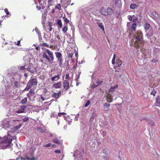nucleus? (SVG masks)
I'll return each instance as SVG.
<instances>
[{"label":"nucleus","instance_id":"obj_34","mask_svg":"<svg viewBox=\"0 0 160 160\" xmlns=\"http://www.w3.org/2000/svg\"><path fill=\"white\" fill-rule=\"evenodd\" d=\"M69 73H67L66 74V76H65V80H68V81L70 80V77L69 76Z\"/></svg>","mask_w":160,"mask_h":160},{"label":"nucleus","instance_id":"obj_35","mask_svg":"<svg viewBox=\"0 0 160 160\" xmlns=\"http://www.w3.org/2000/svg\"><path fill=\"white\" fill-rule=\"evenodd\" d=\"M55 8L56 9H58L59 10H60L61 9L60 4H58L55 7Z\"/></svg>","mask_w":160,"mask_h":160},{"label":"nucleus","instance_id":"obj_3","mask_svg":"<svg viewBox=\"0 0 160 160\" xmlns=\"http://www.w3.org/2000/svg\"><path fill=\"white\" fill-rule=\"evenodd\" d=\"M9 137H10L9 135H7V136H5L4 139L2 141V143L3 144L2 147L4 149L9 148L10 147L12 142V139H10L9 138Z\"/></svg>","mask_w":160,"mask_h":160},{"label":"nucleus","instance_id":"obj_15","mask_svg":"<svg viewBox=\"0 0 160 160\" xmlns=\"http://www.w3.org/2000/svg\"><path fill=\"white\" fill-rule=\"evenodd\" d=\"M28 107L26 105L22 106L20 108V109H21L22 111H24V112H25V111L28 110Z\"/></svg>","mask_w":160,"mask_h":160},{"label":"nucleus","instance_id":"obj_19","mask_svg":"<svg viewBox=\"0 0 160 160\" xmlns=\"http://www.w3.org/2000/svg\"><path fill=\"white\" fill-rule=\"evenodd\" d=\"M137 26V24L136 23H133L131 26V29L135 32L136 30Z\"/></svg>","mask_w":160,"mask_h":160},{"label":"nucleus","instance_id":"obj_55","mask_svg":"<svg viewBox=\"0 0 160 160\" xmlns=\"http://www.w3.org/2000/svg\"><path fill=\"white\" fill-rule=\"evenodd\" d=\"M55 152L56 153H59L61 152V151L59 150H56L55 151Z\"/></svg>","mask_w":160,"mask_h":160},{"label":"nucleus","instance_id":"obj_25","mask_svg":"<svg viewBox=\"0 0 160 160\" xmlns=\"http://www.w3.org/2000/svg\"><path fill=\"white\" fill-rule=\"evenodd\" d=\"M102 82L103 81L102 80V79H98L96 82V83L97 84V85H98V86L100 84H101Z\"/></svg>","mask_w":160,"mask_h":160},{"label":"nucleus","instance_id":"obj_16","mask_svg":"<svg viewBox=\"0 0 160 160\" xmlns=\"http://www.w3.org/2000/svg\"><path fill=\"white\" fill-rule=\"evenodd\" d=\"M151 126L154 127L155 125V122L152 120L150 119L149 120H148V122Z\"/></svg>","mask_w":160,"mask_h":160},{"label":"nucleus","instance_id":"obj_38","mask_svg":"<svg viewBox=\"0 0 160 160\" xmlns=\"http://www.w3.org/2000/svg\"><path fill=\"white\" fill-rule=\"evenodd\" d=\"M155 105V106L160 107V101H156Z\"/></svg>","mask_w":160,"mask_h":160},{"label":"nucleus","instance_id":"obj_62","mask_svg":"<svg viewBox=\"0 0 160 160\" xmlns=\"http://www.w3.org/2000/svg\"><path fill=\"white\" fill-rule=\"evenodd\" d=\"M150 119H148L147 118H144L143 120H145L146 121H147V122H148V120H149Z\"/></svg>","mask_w":160,"mask_h":160},{"label":"nucleus","instance_id":"obj_23","mask_svg":"<svg viewBox=\"0 0 160 160\" xmlns=\"http://www.w3.org/2000/svg\"><path fill=\"white\" fill-rule=\"evenodd\" d=\"M157 93V91L155 90V89L153 88L152 91L151 92L150 94L151 95H152L153 96H155Z\"/></svg>","mask_w":160,"mask_h":160},{"label":"nucleus","instance_id":"obj_20","mask_svg":"<svg viewBox=\"0 0 160 160\" xmlns=\"http://www.w3.org/2000/svg\"><path fill=\"white\" fill-rule=\"evenodd\" d=\"M118 87V85H116L115 86H111L109 89V91L110 92H113L114 91L115 88Z\"/></svg>","mask_w":160,"mask_h":160},{"label":"nucleus","instance_id":"obj_10","mask_svg":"<svg viewBox=\"0 0 160 160\" xmlns=\"http://www.w3.org/2000/svg\"><path fill=\"white\" fill-rule=\"evenodd\" d=\"M151 17L154 19H158V15L155 12H152L151 14Z\"/></svg>","mask_w":160,"mask_h":160},{"label":"nucleus","instance_id":"obj_43","mask_svg":"<svg viewBox=\"0 0 160 160\" xmlns=\"http://www.w3.org/2000/svg\"><path fill=\"white\" fill-rule=\"evenodd\" d=\"M128 18L129 19V20L131 21H132V16L131 15H128Z\"/></svg>","mask_w":160,"mask_h":160},{"label":"nucleus","instance_id":"obj_28","mask_svg":"<svg viewBox=\"0 0 160 160\" xmlns=\"http://www.w3.org/2000/svg\"><path fill=\"white\" fill-rule=\"evenodd\" d=\"M73 54V52L72 51H69L68 53V57L69 58H72Z\"/></svg>","mask_w":160,"mask_h":160},{"label":"nucleus","instance_id":"obj_14","mask_svg":"<svg viewBox=\"0 0 160 160\" xmlns=\"http://www.w3.org/2000/svg\"><path fill=\"white\" fill-rule=\"evenodd\" d=\"M68 30V25L64 24L62 31L64 33H65Z\"/></svg>","mask_w":160,"mask_h":160},{"label":"nucleus","instance_id":"obj_18","mask_svg":"<svg viewBox=\"0 0 160 160\" xmlns=\"http://www.w3.org/2000/svg\"><path fill=\"white\" fill-rule=\"evenodd\" d=\"M55 54L56 57L58 59L62 58V54L59 52H55Z\"/></svg>","mask_w":160,"mask_h":160},{"label":"nucleus","instance_id":"obj_47","mask_svg":"<svg viewBox=\"0 0 160 160\" xmlns=\"http://www.w3.org/2000/svg\"><path fill=\"white\" fill-rule=\"evenodd\" d=\"M24 112V111H22L21 109L19 110H18L16 111V112L18 113H23Z\"/></svg>","mask_w":160,"mask_h":160},{"label":"nucleus","instance_id":"obj_8","mask_svg":"<svg viewBox=\"0 0 160 160\" xmlns=\"http://www.w3.org/2000/svg\"><path fill=\"white\" fill-rule=\"evenodd\" d=\"M60 78V74L59 73L54 77H51V81L52 82L54 81H57L58 80H59Z\"/></svg>","mask_w":160,"mask_h":160},{"label":"nucleus","instance_id":"obj_11","mask_svg":"<svg viewBox=\"0 0 160 160\" xmlns=\"http://www.w3.org/2000/svg\"><path fill=\"white\" fill-rule=\"evenodd\" d=\"M144 28L145 30H148L150 28V25L148 22H146L144 25Z\"/></svg>","mask_w":160,"mask_h":160},{"label":"nucleus","instance_id":"obj_7","mask_svg":"<svg viewBox=\"0 0 160 160\" xmlns=\"http://www.w3.org/2000/svg\"><path fill=\"white\" fill-rule=\"evenodd\" d=\"M62 84L61 82H58L53 84V87L55 89L60 88L62 87Z\"/></svg>","mask_w":160,"mask_h":160},{"label":"nucleus","instance_id":"obj_56","mask_svg":"<svg viewBox=\"0 0 160 160\" xmlns=\"http://www.w3.org/2000/svg\"><path fill=\"white\" fill-rule=\"evenodd\" d=\"M158 61V60L157 59H153L152 60V62L153 63H155L156 62H157Z\"/></svg>","mask_w":160,"mask_h":160},{"label":"nucleus","instance_id":"obj_40","mask_svg":"<svg viewBox=\"0 0 160 160\" xmlns=\"http://www.w3.org/2000/svg\"><path fill=\"white\" fill-rule=\"evenodd\" d=\"M90 104V101H87V102L84 105L85 107H87Z\"/></svg>","mask_w":160,"mask_h":160},{"label":"nucleus","instance_id":"obj_63","mask_svg":"<svg viewBox=\"0 0 160 160\" xmlns=\"http://www.w3.org/2000/svg\"><path fill=\"white\" fill-rule=\"evenodd\" d=\"M79 78V75H78L76 78V80L77 82L78 81V79Z\"/></svg>","mask_w":160,"mask_h":160},{"label":"nucleus","instance_id":"obj_64","mask_svg":"<svg viewBox=\"0 0 160 160\" xmlns=\"http://www.w3.org/2000/svg\"><path fill=\"white\" fill-rule=\"evenodd\" d=\"M55 116V115L54 113H52L51 115V117H54Z\"/></svg>","mask_w":160,"mask_h":160},{"label":"nucleus","instance_id":"obj_13","mask_svg":"<svg viewBox=\"0 0 160 160\" xmlns=\"http://www.w3.org/2000/svg\"><path fill=\"white\" fill-rule=\"evenodd\" d=\"M115 5L118 7H120L122 5L121 0H115Z\"/></svg>","mask_w":160,"mask_h":160},{"label":"nucleus","instance_id":"obj_39","mask_svg":"<svg viewBox=\"0 0 160 160\" xmlns=\"http://www.w3.org/2000/svg\"><path fill=\"white\" fill-rule=\"evenodd\" d=\"M116 55L115 54H114L113 56V58L112 60V63L113 64H114L115 63V59Z\"/></svg>","mask_w":160,"mask_h":160},{"label":"nucleus","instance_id":"obj_32","mask_svg":"<svg viewBox=\"0 0 160 160\" xmlns=\"http://www.w3.org/2000/svg\"><path fill=\"white\" fill-rule=\"evenodd\" d=\"M52 141L53 142L56 143V144H60V143L58 139H57L56 138H55L53 139Z\"/></svg>","mask_w":160,"mask_h":160},{"label":"nucleus","instance_id":"obj_48","mask_svg":"<svg viewBox=\"0 0 160 160\" xmlns=\"http://www.w3.org/2000/svg\"><path fill=\"white\" fill-rule=\"evenodd\" d=\"M4 11L7 15H9V12H8V10L7 8H6L4 9Z\"/></svg>","mask_w":160,"mask_h":160},{"label":"nucleus","instance_id":"obj_46","mask_svg":"<svg viewBox=\"0 0 160 160\" xmlns=\"http://www.w3.org/2000/svg\"><path fill=\"white\" fill-rule=\"evenodd\" d=\"M29 92L31 94H34L35 92L34 89H31L29 90Z\"/></svg>","mask_w":160,"mask_h":160},{"label":"nucleus","instance_id":"obj_51","mask_svg":"<svg viewBox=\"0 0 160 160\" xmlns=\"http://www.w3.org/2000/svg\"><path fill=\"white\" fill-rule=\"evenodd\" d=\"M28 119L29 118L28 117H25L22 119L24 122L27 121Z\"/></svg>","mask_w":160,"mask_h":160},{"label":"nucleus","instance_id":"obj_31","mask_svg":"<svg viewBox=\"0 0 160 160\" xmlns=\"http://www.w3.org/2000/svg\"><path fill=\"white\" fill-rule=\"evenodd\" d=\"M99 27L102 29L103 31L104 30V26L102 25V23H100L98 25Z\"/></svg>","mask_w":160,"mask_h":160},{"label":"nucleus","instance_id":"obj_59","mask_svg":"<svg viewBox=\"0 0 160 160\" xmlns=\"http://www.w3.org/2000/svg\"><path fill=\"white\" fill-rule=\"evenodd\" d=\"M26 69L27 71L32 72V71L31 70V68H29V67L28 68H26Z\"/></svg>","mask_w":160,"mask_h":160},{"label":"nucleus","instance_id":"obj_29","mask_svg":"<svg viewBox=\"0 0 160 160\" xmlns=\"http://www.w3.org/2000/svg\"><path fill=\"white\" fill-rule=\"evenodd\" d=\"M22 126L21 124H20L18 125L13 128V129H14L15 130H18V129L20 128Z\"/></svg>","mask_w":160,"mask_h":160},{"label":"nucleus","instance_id":"obj_45","mask_svg":"<svg viewBox=\"0 0 160 160\" xmlns=\"http://www.w3.org/2000/svg\"><path fill=\"white\" fill-rule=\"evenodd\" d=\"M18 68L20 70H24L26 69V68H25V66H19L18 67Z\"/></svg>","mask_w":160,"mask_h":160},{"label":"nucleus","instance_id":"obj_22","mask_svg":"<svg viewBox=\"0 0 160 160\" xmlns=\"http://www.w3.org/2000/svg\"><path fill=\"white\" fill-rule=\"evenodd\" d=\"M137 8V6L136 4L135 3L131 4L130 6V8L132 9H136Z\"/></svg>","mask_w":160,"mask_h":160},{"label":"nucleus","instance_id":"obj_6","mask_svg":"<svg viewBox=\"0 0 160 160\" xmlns=\"http://www.w3.org/2000/svg\"><path fill=\"white\" fill-rule=\"evenodd\" d=\"M69 83L68 80H64L63 82V87L65 91L68 90L69 88Z\"/></svg>","mask_w":160,"mask_h":160},{"label":"nucleus","instance_id":"obj_54","mask_svg":"<svg viewBox=\"0 0 160 160\" xmlns=\"http://www.w3.org/2000/svg\"><path fill=\"white\" fill-rule=\"evenodd\" d=\"M27 159L28 160H35V158L34 157H33V158H31L29 157H27Z\"/></svg>","mask_w":160,"mask_h":160},{"label":"nucleus","instance_id":"obj_37","mask_svg":"<svg viewBox=\"0 0 160 160\" xmlns=\"http://www.w3.org/2000/svg\"><path fill=\"white\" fill-rule=\"evenodd\" d=\"M10 135V137H9V138H10V139H12V140L15 139L17 138L15 136H11L10 134H8L7 135Z\"/></svg>","mask_w":160,"mask_h":160},{"label":"nucleus","instance_id":"obj_50","mask_svg":"<svg viewBox=\"0 0 160 160\" xmlns=\"http://www.w3.org/2000/svg\"><path fill=\"white\" fill-rule=\"evenodd\" d=\"M49 47L50 48H51L53 50H54L55 49L54 45H51Z\"/></svg>","mask_w":160,"mask_h":160},{"label":"nucleus","instance_id":"obj_5","mask_svg":"<svg viewBox=\"0 0 160 160\" xmlns=\"http://www.w3.org/2000/svg\"><path fill=\"white\" fill-rule=\"evenodd\" d=\"M100 12L102 14L105 16L111 15L113 13L112 9L109 8H105L104 7H102L100 10Z\"/></svg>","mask_w":160,"mask_h":160},{"label":"nucleus","instance_id":"obj_27","mask_svg":"<svg viewBox=\"0 0 160 160\" xmlns=\"http://www.w3.org/2000/svg\"><path fill=\"white\" fill-rule=\"evenodd\" d=\"M57 24L58 25V27L59 28H61L62 27V22L61 20L59 19L58 20L57 22Z\"/></svg>","mask_w":160,"mask_h":160},{"label":"nucleus","instance_id":"obj_57","mask_svg":"<svg viewBox=\"0 0 160 160\" xmlns=\"http://www.w3.org/2000/svg\"><path fill=\"white\" fill-rule=\"evenodd\" d=\"M36 49L37 51H39V50H40V46H38L37 47H36Z\"/></svg>","mask_w":160,"mask_h":160},{"label":"nucleus","instance_id":"obj_1","mask_svg":"<svg viewBox=\"0 0 160 160\" xmlns=\"http://www.w3.org/2000/svg\"><path fill=\"white\" fill-rule=\"evenodd\" d=\"M134 37L137 40H136L134 43L135 47L137 48H139L140 45L144 44V41L142 40L143 35L142 32L140 30H138L135 33Z\"/></svg>","mask_w":160,"mask_h":160},{"label":"nucleus","instance_id":"obj_49","mask_svg":"<svg viewBox=\"0 0 160 160\" xmlns=\"http://www.w3.org/2000/svg\"><path fill=\"white\" fill-rule=\"evenodd\" d=\"M52 145V144L51 143H48V144H45L44 145V146L45 147H49Z\"/></svg>","mask_w":160,"mask_h":160},{"label":"nucleus","instance_id":"obj_9","mask_svg":"<svg viewBox=\"0 0 160 160\" xmlns=\"http://www.w3.org/2000/svg\"><path fill=\"white\" fill-rule=\"evenodd\" d=\"M51 102H44V104L41 106V107H46L45 108L46 109L45 111H46L47 110L49 109V106L51 105Z\"/></svg>","mask_w":160,"mask_h":160},{"label":"nucleus","instance_id":"obj_12","mask_svg":"<svg viewBox=\"0 0 160 160\" xmlns=\"http://www.w3.org/2000/svg\"><path fill=\"white\" fill-rule=\"evenodd\" d=\"M51 97L57 99L60 97V96H59L57 93L54 92L52 94Z\"/></svg>","mask_w":160,"mask_h":160},{"label":"nucleus","instance_id":"obj_26","mask_svg":"<svg viewBox=\"0 0 160 160\" xmlns=\"http://www.w3.org/2000/svg\"><path fill=\"white\" fill-rule=\"evenodd\" d=\"M58 61L59 62V66H61L62 65L63 59L62 58L58 59Z\"/></svg>","mask_w":160,"mask_h":160},{"label":"nucleus","instance_id":"obj_36","mask_svg":"<svg viewBox=\"0 0 160 160\" xmlns=\"http://www.w3.org/2000/svg\"><path fill=\"white\" fill-rule=\"evenodd\" d=\"M63 18L64 19V21L66 23L65 24H67L69 22V20L68 19L65 17H63Z\"/></svg>","mask_w":160,"mask_h":160},{"label":"nucleus","instance_id":"obj_52","mask_svg":"<svg viewBox=\"0 0 160 160\" xmlns=\"http://www.w3.org/2000/svg\"><path fill=\"white\" fill-rule=\"evenodd\" d=\"M49 31L51 32L52 31V25L50 23H49Z\"/></svg>","mask_w":160,"mask_h":160},{"label":"nucleus","instance_id":"obj_53","mask_svg":"<svg viewBox=\"0 0 160 160\" xmlns=\"http://www.w3.org/2000/svg\"><path fill=\"white\" fill-rule=\"evenodd\" d=\"M138 20V18L137 17H136L135 18H134L133 19V22H136Z\"/></svg>","mask_w":160,"mask_h":160},{"label":"nucleus","instance_id":"obj_17","mask_svg":"<svg viewBox=\"0 0 160 160\" xmlns=\"http://www.w3.org/2000/svg\"><path fill=\"white\" fill-rule=\"evenodd\" d=\"M10 124L9 122L7 121L5 122H3L2 123V126L8 127L9 124Z\"/></svg>","mask_w":160,"mask_h":160},{"label":"nucleus","instance_id":"obj_61","mask_svg":"<svg viewBox=\"0 0 160 160\" xmlns=\"http://www.w3.org/2000/svg\"><path fill=\"white\" fill-rule=\"evenodd\" d=\"M20 40H19L18 41L17 43V44H16L18 46H19L20 45Z\"/></svg>","mask_w":160,"mask_h":160},{"label":"nucleus","instance_id":"obj_21","mask_svg":"<svg viewBox=\"0 0 160 160\" xmlns=\"http://www.w3.org/2000/svg\"><path fill=\"white\" fill-rule=\"evenodd\" d=\"M96 116V114L94 112H93L92 116H91L89 120V122H92L94 120V118Z\"/></svg>","mask_w":160,"mask_h":160},{"label":"nucleus","instance_id":"obj_33","mask_svg":"<svg viewBox=\"0 0 160 160\" xmlns=\"http://www.w3.org/2000/svg\"><path fill=\"white\" fill-rule=\"evenodd\" d=\"M107 100H108H108H112V96L111 94H107Z\"/></svg>","mask_w":160,"mask_h":160},{"label":"nucleus","instance_id":"obj_41","mask_svg":"<svg viewBox=\"0 0 160 160\" xmlns=\"http://www.w3.org/2000/svg\"><path fill=\"white\" fill-rule=\"evenodd\" d=\"M79 117V113H78L77 114V115L76 116L75 118H74V120L77 121L78 120V118Z\"/></svg>","mask_w":160,"mask_h":160},{"label":"nucleus","instance_id":"obj_2","mask_svg":"<svg viewBox=\"0 0 160 160\" xmlns=\"http://www.w3.org/2000/svg\"><path fill=\"white\" fill-rule=\"evenodd\" d=\"M42 57L44 60L52 64L54 61L53 52L48 49H46L45 51L43 52Z\"/></svg>","mask_w":160,"mask_h":160},{"label":"nucleus","instance_id":"obj_24","mask_svg":"<svg viewBox=\"0 0 160 160\" xmlns=\"http://www.w3.org/2000/svg\"><path fill=\"white\" fill-rule=\"evenodd\" d=\"M122 62L119 59H118L117 62L116 64L117 65V66L120 67V66L122 65Z\"/></svg>","mask_w":160,"mask_h":160},{"label":"nucleus","instance_id":"obj_4","mask_svg":"<svg viewBox=\"0 0 160 160\" xmlns=\"http://www.w3.org/2000/svg\"><path fill=\"white\" fill-rule=\"evenodd\" d=\"M37 83L38 82L37 78L31 79L27 83L26 87L24 90L25 91H28L33 86H37Z\"/></svg>","mask_w":160,"mask_h":160},{"label":"nucleus","instance_id":"obj_44","mask_svg":"<svg viewBox=\"0 0 160 160\" xmlns=\"http://www.w3.org/2000/svg\"><path fill=\"white\" fill-rule=\"evenodd\" d=\"M14 85L16 88H18V86L19 83L17 81H15L14 82Z\"/></svg>","mask_w":160,"mask_h":160},{"label":"nucleus","instance_id":"obj_42","mask_svg":"<svg viewBox=\"0 0 160 160\" xmlns=\"http://www.w3.org/2000/svg\"><path fill=\"white\" fill-rule=\"evenodd\" d=\"M110 106V104H109L107 103H105L104 104V106L106 108H107L108 109L109 108Z\"/></svg>","mask_w":160,"mask_h":160},{"label":"nucleus","instance_id":"obj_30","mask_svg":"<svg viewBox=\"0 0 160 160\" xmlns=\"http://www.w3.org/2000/svg\"><path fill=\"white\" fill-rule=\"evenodd\" d=\"M40 45L42 46V47H46L47 48H49V45L48 44H47L46 43H41L40 44Z\"/></svg>","mask_w":160,"mask_h":160},{"label":"nucleus","instance_id":"obj_58","mask_svg":"<svg viewBox=\"0 0 160 160\" xmlns=\"http://www.w3.org/2000/svg\"><path fill=\"white\" fill-rule=\"evenodd\" d=\"M98 86L97 85H95L94 84V85H92V87L93 88H96L97 87H98Z\"/></svg>","mask_w":160,"mask_h":160},{"label":"nucleus","instance_id":"obj_60","mask_svg":"<svg viewBox=\"0 0 160 160\" xmlns=\"http://www.w3.org/2000/svg\"><path fill=\"white\" fill-rule=\"evenodd\" d=\"M8 101H5V102L4 103V104H6V105L9 104V102H8Z\"/></svg>","mask_w":160,"mask_h":160}]
</instances>
